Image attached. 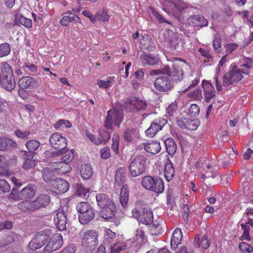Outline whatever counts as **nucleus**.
<instances>
[{"label":"nucleus","mask_w":253,"mask_h":253,"mask_svg":"<svg viewBox=\"0 0 253 253\" xmlns=\"http://www.w3.org/2000/svg\"><path fill=\"white\" fill-rule=\"evenodd\" d=\"M239 248L243 253H250L253 252V248L245 242H242Z\"/></svg>","instance_id":"52"},{"label":"nucleus","mask_w":253,"mask_h":253,"mask_svg":"<svg viewBox=\"0 0 253 253\" xmlns=\"http://www.w3.org/2000/svg\"><path fill=\"white\" fill-rule=\"evenodd\" d=\"M105 241L108 243L112 241V240L116 237V233L112 231L110 229H105Z\"/></svg>","instance_id":"57"},{"label":"nucleus","mask_w":253,"mask_h":253,"mask_svg":"<svg viewBox=\"0 0 253 253\" xmlns=\"http://www.w3.org/2000/svg\"><path fill=\"white\" fill-rule=\"evenodd\" d=\"M210 241L206 235H204L201 239L196 236L194 240V245L196 247L201 248V250L207 249L210 245Z\"/></svg>","instance_id":"26"},{"label":"nucleus","mask_w":253,"mask_h":253,"mask_svg":"<svg viewBox=\"0 0 253 253\" xmlns=\"http://www.w3.org/2000/svg\"><path fill=\"white\" fill-rule=\"evenodd\" d=\"M83 244L89 248H93L98 243V235L93 230H89L85 232L83 236Z\"/></svg>","instance_id":"9"},{"label":"nucleus","mask_w":253,"mask_h":253,"mask_svg":"<svg viewBox=\"0 0 253 253\" xmlns=\"http://www.w3.org/2000/svg\"><path fill=\"white\" fill-rule=\"evenodd\" d=\"M170 38L168 39V42L171 47L176 48L181 41L180 37L177 34H175L172 32L168 33Z\"/></svg>","instance_id":"34"},{"label":"nucleus","mask_w":253,"mask_h":253,"mask_svg":"<svg viewBox=\"0 0 253 253\" xmlns=\"http://www.w3.org/2000/svg\"><path fill=\"white\" fill-rule=\"evenodd\" d=\"M96 16L98 20L106 21L109 19L107 12L105 10H99L96 13Z\"/></svg>","instance_id":"61"},{"label":"nucleus","mask_w":253,"mask_h":253,"mask_svg":"<svg viewBox=\"0 0 253 253\" xmlns=\"http://www.w3.org/2000/svg\"><path fill=\"white\" fill-rule=\"evenodd\" d=\"M67 152V153L62 157L61 160L62 162L69 164L74 157V153L73 150L70 151L67 150L64 154Z\"/></svg>","instance_id":"50"},{"label":"nucleus","mask_w":253,"mask_h":253,"mask_svg":"<svg viewBox=\"0 0 253 253\" xmlns=\"http://www.w3.org/2000/svg\"><path fill=\"white\" fill-rule=\"evenodd\" d=\"M131 102H134L133 104L134 107L137 111L143 110L146 108V102L141 100H132Z\"/></svg>","instance_id":"53"},{"label":"nucleus","mask_w":253,"mask_h":253,"mask_svg":"<svg viewBox=\"0 0 253 253\" xmlns=\"http://www.w3.org/2000/svg\"><path fill=\"white\" fill-rule=\"evenodd\" d=\"M10 190L9 184L4 179H0V193H7Z\"/></svg>","instance_id":"54"},{"label":"nucleus","mask_w":253,"mask_h":253,"mask_svg":"<svg viewBox=\"0 0 253 253\" xmlns=\"http://www.w3.org/2000/svg\"><path fill=\"white\" fill-rule=\"evenodd\" d=\"M168 153L170 155H173L176 150V145L171 138H168L164 142Z\"/></svg>","instance_id":"36"},{"label":"nucleus","mask_w":253,"mask_h":253,"mask_svg":"<svg viewBox=\"0 0 253 253\" xmlns=\"http://www.w3.org/2000/svg\"><path fill=\"white\" fill-rule=\"evenodd\" d=\"M63 244L62 236L60 234L53 235L44 248L45 253H50L58 250Z\"/></svg>","instance_id":"8"},{"label":"nucleus","mask_w":253,"mask_h":253,"mask_svg":"<svg viewBox=\"0 0 253 253\" xmlns=\"http://www.w3.org/2000/svg\"><path fill=\"white\" fill-rule=\"evenodd\" d=\"M33 156L32 159H27L23 163L22 168L26 169H30L34 168L37 164L36 160L33 159Z\"/></svg>","instance_id":"47"},{"label":"nucleus","mask_w":253,"mask_h":253,"mask_svg":"<svg viewBox=\"0 0 253 253\" xmlns=\"http://www.w3.org/2000/svg\"><path fill=\"white\" fill-rule=\"evenodd\" d=\"M139 137V131L138 129L135 128H127L125 130L123 134L124 140L129 143H136Z\"/></svg>","instance_id":"13"},{"label":"nucleus","mask_w":253,"mask_h":253,"mask_svg":"<svg viewBox=\"0 0 253 253\" xmlns=\"http://www.w3.org/2000/svg\"><path fill=\"white\" fill-rule=\"evenodd\" d=\"M221 40L219 37L215 36V39L213 42V47L214 50L216 52H218L220 50Z\"/></svg>","instance_id":"59"},{"label":"nucleus","mask_w":253,"mask_h":253,"mask_svg":"<svg viewBox=\"0 0 253 253\" xmlns=\"http://www.w3.org/2000/svg\"><path fill=\"white\" fill-rule=\"evenodd\" d=\"M78 169L80 175L84 179L89 178L93 174L92 167L88 164H82Z\"/></svg>","instance_id":"21"},{"label":"nucleus","mask_w":253,"mask_h":253,"mask_svg":"<svg viewBox=\"0 0 253 253\" xmlns=\"http://www.w3.org/2000/svg\"><path fill=\"white\" fill-rule=\"evenodd\" d=\"M61 168L54 167V170L59 174H65L71 171V167L70 165L66 163L60 162Z\"/></svg>","instance_id":"35"},{"label":"nucleus","mask_w":253,"mask_h":253,"mask_svg":"<svg viewBox=\"0 0 253 253\" xmlns=\"http://www.w3.org/2000/svg\"><path fill=\"white\" fill-rule=\"evenodd\" d=\"M36 83V80L34 78L30 76H25L19 80L18 84L21 88L27 89L35 86Z\"/></svg>","instance_id":"20"},{"label":"nucleus","mask_w":253,"mask_h":253,"mask_svg":"<svg viewBox=\"0 0 253 253\" xmlns=\"http://www.w3.org/2000/svg\"><path fill=\"white\" fill-rule=\"evenodd\" d=\"M17 20L21 25L27 28H31L32 27V21L31 19L28 18L22 15L17 16Z\"/></svg>","instance_id":"41"},{"label":"nucleus","mask_w":253,"mask_h":253,"mask_svg":"<svg viewBox=\"0 0 253 253\" xmlns=\"http://www.w3.org/2000/svg\"><path fill=\"white\" fill-rule=\"evenodd\" d=\"M147 208L140 202H137L135 204V207L132 210L131 213L132 216L139 221L142 217L143 213Z\"/></svg>","instance_id":"22"},{"label":"nucleus","mask_w":253,"mask_h":253,"mask_svg":"<svg viewBox=\"0 0 253 253\" xmlns=\"http://www.w3.org/2000/svg\"><path fill=\"white\" fill-rule=\"evenodd\" d=\"M50 201V197L47 194L40 195L33 201H23L18 204L19 209L23 211H34L40 208H43L48 205Z\"/></svg>","instance_id":"3"},{"label":"nucleus","mask_w":253,"mask_h":253,"mask_svg":"<svg viewBox=\"0 0 253 253\" xmlns=\"http://www.w3.org/2000/svg\"><path fill=\"white\" fill-rule=\"evenodd\" d=\"M139 221L145 225L151 224L153 221V215L152 211L148 208L145 210Z\"/></svg>","instance_id":"31"},{"label":"nucleus","mask_w":253,"mask_h":253,"mask_svg":"<svg viewBox=\"0 0 253 253\" xmlns=\"http://www.w3.org/2000/svg\"><path fill=\"white\" fill-rule=\"evenodd\" d=\"M36 194L35 186L29 184L24 188L20 192V195L24 198H33Z\"/></svg>","instance_id":"30"},{"label":"nucleus","mask_w":253,"mask_h":253,"mask_svg":"<svg viewBox=\"0 0 253 253\" xmlns=\"http://www.w3.org/2000/svg\"><path fill=\"white\" fill-rule=\"evenodd\" d=\"M123 113L121 110L113 109L108 111L104 123V127L108 129H113V124L119 127L123 119Z\"/></svg>","instance_id":"5"},{"label":"nucleus","mask_w":253,"mask_h":253,"mask_svg":"<svg viewBox=\"0 0 253 253\" xmlns=\"http://www.w3.org/2000/svg\"><path fill=\"white\" fill-rule=\"evenodd\" d=\"M243 74H249V72L246 70L243 71L238 69L236 65L231 64L229 73L225 74L223 77L222 83L218 80L217 77H214L217 90L220 91L223 89V87H227L239 82L243 78Z\"/></svg>","instance_id":"1"},{"label":"nucleus","mask_w":253,"mask_h":253,"mask_svg":"<svg viewBox=\"0 0 253 253\" xmlns=\"http://www.w3.org/2000/svg\"><path fill=\"white\" fill-rule=\"evenodd\" d=\"M89 189L85 188L81 185L77 186L76 193L81 197H85L89 193Z\"/></svg>","instance_id":"56"},{"label":"nucleus","mask_w":253,"mask_h":253,"mask_svg":"<svg viewBox=\"0 0 253 253\" xmlns=\"http://www.w3.org/2000/svg\"><path fill=\"white\" fill-rule=\"evenodd\" d=\"M0 84L4 88L9 91L12 90L16 86V82L13 75L2 76Z\"/></svg>","instance_id":"18"},{"label":"nucleus","mask_w":253,"mask_h":253,"mask_svg":"<svg viewBox=\"0 0 253 253\" xmlns=\"http://www.w3.org/2000/svg\"><path fill=\"white\" fill-rule=\"evenodd\" d=\"M22 68L23 70L26 68L28 69L30 72L33 73H36L38 70L37 67L35 64L29 62H25Z\"/></svg>","instance_id":"58"},{"label":"nucleus","mask_w":253,"mask_h":253,"mask_svg":"<svg viewBox=\"0 0 253 253\" xmlns=\"http://www.w3.org/2000/svg\"><path fill=\"white\" fill-rule=\"evenodd\" d=\"M182 238V233L180 229L176 228L173 231L171 239L170 245L172 248L176 249L180 244Z\"/></svg>","instance_id":"25"},{"label":"nucleus","mask_w":253,"mask_h":253,"mask_svg":"<svg viewBox=\"0 0 253 253\" xmlns=\"http://www.w3.org/2000/svg\"><path fill=\"white\" fill-rule=\"evenodd\" d=\"M141 60L144 64L149 65H155L160 62L157 56L147 53H144L141 55Z\"/></svg>","instance_id":"23"},{"label":"nucleus","mask_w":253,"mask_h":253,"mask_svg":"<svg viewBox=\"0 0 253 253\" xmlns=\"http://www.w3.org/2000/svg\"><path fill=\"white\" fill-rule=\"evenodd\" d=\"M0 69L2 77L13 75L11 67L7 62H4L0 63Z\"/></svg>","instance_id":"40"},{"label":"nucleus","mask_w":253,"mask_h":253,"mask_svg":"<svg viewBox=\"0 0 253 253\" xmlns=\"http://www.w3.org/2000/svg\"><path fill=\"white\" fill-rule=\"evenodd\" d=\"M154 85L158 90L164 92L168 91L172 86L169 76H162L157 78Z\"/></svg>","instance_id":"10"},{"label":"nucleus","mask_w":253,"mask_h":253,"mask_svg":"<svg viewBox=\"0 0 253 253\" xmlns=\"http://www.w3.org/2000/svg\"><path fill=\"white\" fill-rule=\"evenodd\" d=\"M145 163L146 159L143 155H140L136 157L130 163V174L132 177H136L142 174L145 170Z\"/></svg>","instance_id":"6"},{"label":"nucleus","mask_w":253,"mask_h":253,"mask_svg":"<svg viewBox=\"0 0 253 253\" xmlns=\"http://www.w3.org/2000/svg\"><path fill=\"white\" fill-rule=\"evenodd\" d=\"M112 141V149L116 154H118L119 152V146L120 144V137L118 134H115L113 135Z\"/></svg>","instance_id":"49"},{"label":"nucleus","mask_w":253,"mask_h":253,"mask_svg":"<svg viewBox=\"0 0 253 253\" xmlns=\"http://www.w3.org/2000/svg\"><path fill=\"white\" fill-rule=\"evenodd\" d=\"M126 246L124 242H119L115 244L113 246L111 247V251L112 253H119L121 251L126 249Z\"/></svg>","instance_id":"48"},{"label":"nucleus","mask_w":253,"mask_h":253,"mask_svg":"<svg viewBox=\"0 0 253 253\" xmlns=\"http://www.w3.org/2000/svg\"><path fill=\"white\" fill-rule=\"evenodd\" d=\"M15 135L21 138H28L31 133L29 131H22L20 130H17L15 131Z\"/></svg>","instance_id":"64"},{"label":"nucleus","mask_w":253,"mask_h":253,"mask_svg":"<svg viewBox=\"0 0 253 253\" xmlns=\"http://www.w3.org/2000/svg\"><path fill=\"white\" fill-rule=\"evenodd\" d=\"M76 209L80 214L87 212L88 211H91L93 210L91 206L86 202H81L77 204Z\"/></svg>","instance_id":"38"},{"label":"nucleus","mask_w":253,"mask_h":253,"mask_svg":"<svg viewBox=\"0 0 253 253\" xmlns=\"http://www.w3.org/2000/svg\"><path fill=\"white\" fill-rule=\"evenodd\" d=\"M40 146V143L35 140H31L26 143V147L30 152H34L38 149Z\"/></svg>","instance_id":"46"},{"label":"nucleus","mask_w":253,"mask_h":253,"mask_svg":"<svg viewBox=\"0 0 253 253\" xmlns=\"http://www.w3.org/2000/svg\"><path fill=\"white\" fill-rule=\"evenodd\" d=\"M186 66L185 64L182 65H175L173 66V70L171 72V78L173 81L175 82L181 81L183 78V71L182 67Z\"/></svg>","instance_id":"24"},{"label":"nucleus","mask_w":253,"mask_h":253,"mask_svg":"<svg viewBox=\"0 0 253 253\" xmlns=\"http://www.w3.org/2000/svg\"><path fill=\"white\" fill-rule=\"evenodd\" d=\"M174 169L172 163L168 162L165 166V177L167 181H169L172 179L174 174Z\"/></svg>","instance_id":"33"},{"label":"nucleus","mask_w":253,"mask_h":253,"mask_svg":"<svg viewBox=\"0 0 253 253\" xmlns=\"http://www.w3.org/2000/svg\"><path fill=\"white\" fill-rule=\"evenodd\" d=\"M55 171L51 168H44L42 170V177L43 180L48 182L50 181L52 183V178L53 176Z\"/></svg>","instance_id":"37"},{"label":"nucleus","mask_w":253,"mask_h":253,"mask_svg":"<svg viewBox=\"0 0 253 253\" xmlns=\"http://www.w3.org/2000/svg\"><path fill=\"white\" fill-rule=\"evenodd\" d=\"M170 72L169 67V66H165L162 69L152 70L150 71V74L151 76L159 75V74H167L169 75Z\"/></svg>","instance_id":"51"},{"label":"nucleus","mask_w":253,"mask_h":253,"mask_svg":"<svg viewBox=\"0 0 253 253\" xmlns=\"http://www.w3.org/2000/svg\"><path fill=\"white\" fill-rule=\"evenodd\" d=\"M114 77H110L107 79L106 80H99L97 82L98 85L103 88H107L112 86L114 83Z\"/></svg>","instance_id":"39"},{"label":"nucleus","mask_w":253,"mask_h":253,"mask_svg":"<svg viewBox=\"0 0 253 253\" xmlns=\"http://www.w3.org/2000/svg\"><path fill=\"white\" fill-rule=\"evenodd\" d=\"M224 47L227 53H231L238 47V45L236 43H231L225 44Z\"/></svg>","instance_id":"63"},{"label":"nucleus","mask_w":253,"mask_h":253,"mask_svg":"<svg viewBox=\"0 0 253 253\" xmlns=\"http://www.w3.org/2000/svg\"><path fill=\"white\" fill-rule=\"evenodd\" d=\"M95 216V212L93 210L88 211L87 212L79 214V220L82 224H86L92 220Z\"/></svg>","instance_id":"29"},{"label":"nucleus","mask_w":253,"mask_h":253,"mask_svg":"<svg viewBox=\"0 0 253 253\" xmlns=\"http://www.w3.org/2000/svg\"><path fill=\"white\" fill-rule=\"evenodd\" d=\"M128 200V193L127 192V189L123 187L122 188L120 197V201L123 207H125L126 206Z\"/></svg>","instance_id":"42"},{"label":"nucleus","mask_w":253,"mask_h":253,"mask_svg":"<svg viewBox=\"0 0 253 253\" xmlns=\"http://www.w3.org/2000/svg\"><path fill=\"white\" fill-rule=\"evenodd\" d=\"M250 224H242L241 228L243 230V233L242 235L240 237V239L241 240H247L250 241V238L249 235V231H250Z\"/></svg>","instance_id":"45"},{"label":"nucleus","mask_w":253,"mask_h":253,"mask_svg":"<svg viewBox=\"0 0 253 253\" xmlns=\"http://www.w3.org/2000/svg\"><path fill=\"white\" fill-rule=\"evenodd\" d=\"M171 4L178 11L182 10L187 7V4L180 0H173Z\"/></svg>","instance_id":"55"},{"label":"nucleus","mask_w":253,"mask_h":253,"mask_svg":"<svg viewBox=\"0 0 253 253\" xmlns=\"http://www.w3.org/2000/svg\"><path fill=\"white\" fill-rule=\"evenodd\" d=\"M53 219L56 227L59 230L63 231L66 229L67 218L63 211H57L54 215Z\"/></svg>","instance_id":"12"},{"label":"nucleus","mask_w":253,"mask_h":253,"mask_svg":"<svg viewBox=\"0 0 253 253\" xmlns=\"http://www.w3.org/2000/svg\"><path fill=\"white\" fill-rule=\"evenodd\" d=\"M125 174L126 170L124 168H119L117 169L115 176V182L119 186H121L124 184Z\"/></svg>","instance_id":"32"},{"label":"nucleus","mask_w":253,"mask_h":253,"mask_svg":"<svg viewBox=\"0 0 253 253\" xmlns=\"http://www.w3.org/2000/svg\"><path fill=\"white\" fill-rule=\"evenodd\" d=\"M188 23L193 27L207 26L208 20L201 15H195L187 19Z\"/></svg>","instance_id":"17"},{"label":"nucleus","mask_w":253,"mask_h":253,"mask_svg":"<svg viewBox=\"0 0 253 253\" xmlns=\"http://www.w3.org/2000/svg\"><path fill=\"white\" fill-rule=\"evenodd\" d=\"M199 125V121L197 120H189L187 123V128L189 130H195Z\"/></svg>","instance_id":"60"},{"label":"nucleus","mask_w":253,"mask_h":253,"mask_svg":"<svg viewBox=\"0 0 253 253\" xmlns=\"http://www.w3.org/2000/svg\"><path fill=\"white\" fill-rule=\"evenodd\" d=\"M98 206L102 210V217L105 219L111 218L114 215L116 207L110 198L104 193H98L96 195Z\"/></svg>","instance_id":"2"},{"label":"nucleus","mask_w":253,"mask_h":253,"mask_svg":"<svg viewBox=\"0 0 253 253\" xmlns=\"http://www.w3.org/2000/svg\"><path fill=\"white\" fill-rule=\"evenodd\" d=\"M99 133L101 138L97 137L91 133H87V136L92 142L97 145L102 143V139L105 140V139H108L110 138V132L108 131L106 132V134H104L101 131H100Z\"/></svg>","instance_id":"28"},{"label":"nucleus","mask_w":253,"mask_h":253,"mask_svg":"<svg viewBox=\"0 0 253 253\" xmlns=\"http://www.w3.org/2000/svg\"><path fill=\"white\" fill-rule=\"evenodd\" d=\"M140 147L144 148L147 152L152 154L159 153L161 149L160 143L152 140L142 143Z\"/></svg>","instance_id":"16"},{"label":"nucleus","mask_w":253,"mask_h":253,"mask_svg":"<svg viewBox=\"0 0 253 253\" xmlns=\"http://www.w3.org/2000/svg\"><path fill=\"white\" fill-rule=\"evenodd\" d=\"M51 185L54 186V191L57 193H64L69 188L68 181L61 178H57L52 181Z\"/></svg>","instance_id":"15"},{"label":"nucleus","mask_w":253,"mask_h":253,"mask_svg":"<svg viewBox=\"0 0 253 253\" xmlns=\"http://www.w3.org/2000/svg\"><path fill=\"white\" fill-rule=\"evenodd\" d=\"M141 184L145 189L156 193H161L164 190L163 180L157 177L151 176H144L142 179Z\"/></svg>","instance_id":"4"},{"label":"nucleus","mask_w":253,"mask_h":253,"mask_svg":"<svg viewBox=\"0 0 253 253\" xmlns=\"http://www.w3.org/2000/svg\"><path fill=\"white\" fill-rule=\"evenodd\" d=\"M16 146V143L12 139L0 137V150L4 151L10 148H15Z\"/></svg>","instance_id":"27"},{"label":"nucleus","mask_w":253,"mask_h":253,"mask_svg":"<svg viewBox=\"0 0 253 253\" xmlns=\"http://www.w3.org/2000/svg\"><path fill=\"white\" fill-rule=\"evenodd\" d=\"M202 85L204 99L206 102H209L215 96L214 88L213 85L208 81H203Z\"/></svg>","instance_id":"14"},{"label":"nucleus","mask_w":253,"mask_h":253,"mask_svg":"<svg viewBox=\"0 0 253 253\" xmlns=\"http://www.w3.org/2000/svg\"><path fill=\"white\" fill-rule=\"evenodd\" d=\"M49 141L52 147L57 150V153L58 155H62L67 151V140L61 134L57 132L53 133Z\"/></svg>","instance_id":"7"},{"label":"nucleus","mask_w":253,"mask_h":253,"mask_svg":"<svg viewBox=\"0 0 253 253\" xmlns=\"http://www.w3.org/2000/svg\"><path fill=\"white\" fill-rule=\"evenodd\" d=\"M10 51L11 47L8 43L4 42L0 44V57L8 55Z\"/></svg>","instance_id":"43"},{"label":"nucleus","mask_w":253,"mask_h":253,"mask_svg":"<svg viewBox=\"0 0 253 253\" xmlns=\"http://www.w3.org/2000/svg\"><path fill=\"white\" fill-rule=\"evenodd\" d=\"M134 242H136L137 245H141L144 241V234L143 231L141 228H138L136 231L135 237L133 239Z\"/></svg>","instance_id":"44"},{"label":"nucleus","mask_w":253,"mask_h":253,"mask_svg":"<svg viewBox=\"0 0 253 253\" xmlns=\"http://www.w3.org/2000/svg\"><path fill=\"white\" fill-rule=\"evenodd\" d=\"M45 243L44 237L37 234L33 239L30 242L29 247L31 250L34 251L42 247Z\"/></svg>","instance_id":"19"},{"label":"nucleus","mask_w":253,"mask_h":253,"mask_svg":"<svg viewBox=\"0 0 253 253\" xmlns=\"http://www.w3.org/2000/svg\"><path fill=\"white\" fill-rule=\"evenodd\" d=\"M246 215L248 216V219L247 224H249L253 227V209H247L246 210Z\"/></svg>","instance_id":"62"},{"label":"nucleus","mask_w":253,"mask_h":253,"mask_svg":"<svg viewBox=\"0 0 253 253\" xmlns=\"http://www.w3.org/2000/svg\"><path fill=\"white\" fill-rule=\"evenodd\" d=\"M167 123V121L165 119H160L158 120H155L145 131L146 135L150 137H153L158 131L162 129L166 125Z\"/></svg>","instance_id":"11"}]
</instances>
